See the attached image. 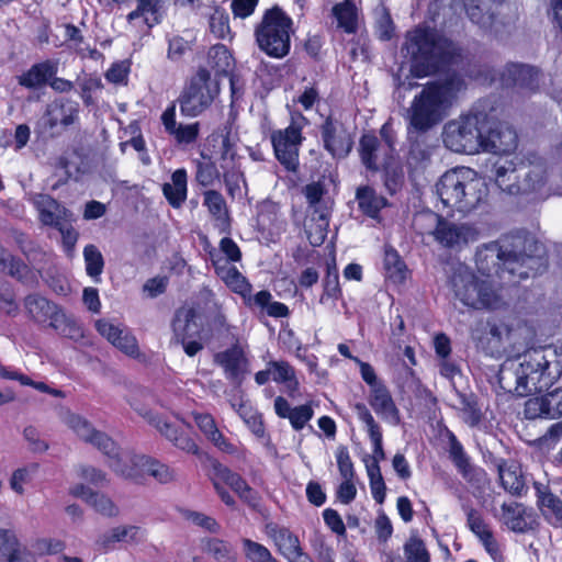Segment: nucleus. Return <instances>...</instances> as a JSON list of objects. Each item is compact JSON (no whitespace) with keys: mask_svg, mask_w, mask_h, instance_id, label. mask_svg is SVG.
<instances>
[{"mask_svg":"<svg viewBox=\"0 0 562 562\" xmlns=\"http://www.w3.org/2000/svg\"><path fill=\"white\" fill-rule=\"evenodd\" d=\"M561 373L557 351L550 347H539L506 360L497 378L502 390L522 397L549 390Z\"/></svg>","mask_w":562,"mask_h":562,"instance_id":"nucleus-1","label":"nucleus"},{"mask_svg":"<svg viewBox=\"0 0 562 562\" xmlns=\"http://www.w3.org/2000/svg\"><path fill=\"white\" fill-rule=\"evenodd\" d=\"M463 89H465L464 80L458 74H451L442 80L427 83L414 97L406 111L408 135L427 133L440 124Z\"/></svg>","mask_w":562,"mask_h":562,"instance_id":"nucleus-2","label":"nucleus"},{"mask_svg":"<svg viewBox=\"0 0 562 562\" xmlns=\"http://www.w3.org/2000/svg\"><path fill=\"white\" fill-rule=\"evenodd\" d=\"M487 249L499 260L502 277L508 273L518 279L513 282L535 277L547 269L544 246L531 235H512L501 243L491 244Z\"/></svg>","mask_w":562,"mask_h":562,"instance_id":"nucleus-3","label":"nucleus"},{"mask_svg":"<svg viewBox=\"0 0 562 562\" xmlns=\"http://www.w3.org/2000/svg\"><path fill=\"white\" fill-rule=\"evenodd\" d=\"M403 49L411 57V74L423 78L450 64L459 56L458 46L429 27H416L407 32Z\"/></svg>","mask_w":562,"mask_h":562,"instance_id":"nucleus-4","label":"nucleus"},{"mask_svg":"<svg viewBox=\"0 0 562 562\" xmlns=\"http://www.w3.org/2000/svg\"><path fill=\"white\" fill-rule=\"evenodd\" d=\"M436 192L446 207L469 214L485 201L488 189L473 169L459 167L440 177Z\"/></svg>","mask_w":562,"mask_h":562,"instance_id":"nucleus-5","label":"nucleus"},{"mask_svg":"<svg viewBox=\"0 0 562 562\" xmlns=\"http://www.w3.org/2000/svg\"><path fill=\"white\" fill-rule=\"evenodd\" d=\"M486 113L470 112L449 121L442 132L443 144L456 153L475 154L482 147V133L486 127Z\"/></svg>","mask_w":562,"mask_h":562,"instance_id":"nucleus-6","label":"nucleus"},{"mask_svg":"<svg viewBox=\"0 0 562 562\" xmlns=\"http://www.w3.org/2000/svg\"><path fill=\"white\" fill-rule=\"evenodd\" d=\"M292 20L278 7L268 10L256 29L258 46L267 55L282 58L290 52Z\"/></svg>","mask_w":562,"mask_h":562,"instance_id":"nucleus-7","label":"nucleus"},{"mask_svg":"<svg viewBox=\"0 0 562 562\" xmlns=\"http://www.w3.org/2000/svg\"><path fill=\"white\" fill-rule=\"evenodd\" d=\"M24 308L27 316L38 324H48L59 335L79 339L83 336L80 325L66 315L60 306L40 294H29L24 299Z\"/></svg>","mask_w":562,"mask_h":562,"instance_id":"nucleus-8","label":"nucleus"},{"mask_svg":"<svg viewBox=\"0 0 562 562\" xmlns=\"http://www.w3.org/2000/svg\"><path fill=\"white\" fill-rule=\"evenodd\" d=\"M218 93V85L207 69H200L178 99L186 116H196L207 109Z\"/></svg>","mask_w":562,"mask_h":562,"instance_id":"nucleus-9","label":"nucleus"},{"mask_svg":"<svg viewBox=\"0 0 562 562\" xmlns=\"http://www.w3.org/2000/svg\"><path fill=\"white\" fill-rule=\"evenodd\" d=\"M419 221L434 225L431 235L436 241L447 248H462L479 238V231L473 225L451 222L432 212L419 215L416 222Z\"/></svg>","mask_w":562,"mask_h":562,"instance_id":"nucleus-10","label":"nucleus"},{"mask_svg":"<svg viewBox=\"0 0 562 562\" xmlns=\"http://www.w3.org/2000/svg\"><path fill=\"white\" fill-rule=\"evenodd\" d=\"M496 184L510 194H527L539 190L544 183V170L540 166L521 165L510 168L498 166Z\"/></svg>","mask_w":562,"mask_h":562,"instance_id":"nucleus-11","label":"nucleus"},{"mask_svg":"<svg viewBox=\"0 0 562 562\" xmlns=\"http://www.w3.org/2000/svg\"><path fill=\"white\" fill-rule=\"evenodd\" d=\"M131 407L140 415L149 425L155 427L161 436L170 441L176 448L188 453H198V446L189 434L181 427L165 420L159 415L151 412L136 398L128 401Z\"/></svg>","mask_w":562,"mask_h":562,"instance_id":"nucleus-12","label":"nucleus"},{"mask_svg":"<svg viewBox=\"0 0 562 562\" xmlns=\"http://www.w3.org/2000/svg\"><path fill=\"white\" fill-rule=\"evenodd\" d=\"M63 423L69 427L77 437L95 447L103 454L114 453V441L105 432L100 431L83 416L63 408L60 412Z\"/></svg>","mask_w":562,"mask_h":562,"instance_id":"nucleus-13","label":"nucleus"},{"mask_svg":"<svg viewBox=\"0 0 562 562\" xmlns=\"http://www.w3.org/2000/svg\"><path fill=\"white\" fill-rule=\"evenodd\" d=\"M301 140V128L295 124H291L284 130L273 132L271 135L276 157L289 171H296L299 167V147Z\"/></svg>","mask_w":562,"mask_h":562,"instance_id":"nucleus-14","label":"nucleus"},{"mask_svg":"<svg viewBox=\"0 0 562 562\" xmlns=\"http://www.w3.org/2000/svg\"><path fill=\"white\" fill-rule=\"evenodd\" d=\"M485 123L481 149L496 154H507L516 149L517 134L507 123L495 121L487 114Z\"/></svg>","mask_w":562,"mask_h":562,"instance_id":"nucleus-15","label":"nucleus"},{"mask_svg":"<svg viewBox=\"0 0 562 562\" xmlns=\"http://www.w3.org/2000/svg\"><path fill=\"white\" fill-rule=\"evenodd\" d=\"M321 133L324 147L333 158L341 159L349 155L353 139L341 123L328 117L322 125Z\"/></svg>","mask_w":562,"mask_h":562,"instance_id":"nucleus-16","label":"nucleus"},{"mask_svg":"<svg viewBox=\"0 0 562 562\" xmlns=\"http://www.w3.org/2000/svg\"><path fill=\"white\" fill-rule=\"evenodd\" d=\"M133 460L134 467L131 469L125 467H115L120 476L128 480H137L144 474H149L162 484L173 482L177 479V473L173 469L157 460L150 459L146 456L145 458H134Z\"/></svg>","mask_w":562,"mask_h":562,"instance_id":"nucleus-17","label":"nucleus"},{"mask_svg":"<svg viewBox=\"0 0 562 562\" xmlns=\"http://www.w3.org/2000/svg\"><path fill=\"white\" fill-rule=\"evenodd\" d=\"M212 481L227 484L241 501L255 507L258 505L259 496L252 487L236 472H233L226 465L214 460L211 462Z\"/></svg>","mask_w":562,"mask_h":562,"instance_id":"nucleus-18","label":"nucleus"},{"mask_svg":"<svg viewBox=\"0 0 562 562\" xmlns=\"http://www.w3.org/2000/svg\"><path fill=\"white\" fill-rule=\"evenodd\" d=\"M38 218L45 226L56 228L65 222H74L71 211L48 194L38 193L32 198Z\"/></svg>","mask_w":562,"mask_h":562,"instance_id":"nucleus-19","label":"nucleus"},{"mask_svg":"<svg viewBox=\"0 0 562 562\" xmlns=\"http://www.w3.org/2000/svg\"><path fill=\"white\" fill-rule=\"evenodd\" d=\"M480 278H477L467 266L458 265L450 278V286L456 299L463 305L470 306L476 299L474 295L476 286H479Z\"/></svg>","mask_w":562,"mask_h":562,"instance_id":"nucleus-20","label":"nucleus"},{"mask_svg":"<svg viewBox=\"0 0 562 562\" xmlns=\"http://www.w3.org/2000/svg\"><path fill=\"white\" fill-rule=\"evenodd\" d=\"M0 272L7 273L29 288L38 285V271L31 269L20 258L0 247Z\"/></svg>","mask_w":562,"mask_h":562,"instance_id":"nucleus-21","label":"nucleus"},{"mask_svg":"<svg viewBox=\"0 0 562 562\" xmlns=\"http://www.w3.org/2000/svg\"><path fill=\"white\" fill-rule=\"evenodd\" d=\"M214 360L224 369L226 376L234 383L239 384L247 373L248 361L241 347L238 345L218 352L215 355Z\"/></svg>","mask_w":562,"mask_h":562,"instance_id":"nucleus-22","label":"nucleus"},{"mask_svg":"<svg viewBox=\"0 0 562 562\" xmlns=\"http://www.w3.org/2000/svg\"><path fill=\"white\" fill-rule=\"evenodd\" d=\"M539 70L529 65L508 64L502 74V80L507 86L535 91L539 87Z\"/></svg>","mask_w":562,"mask_h":562,"instance_id":"nucleus-23","label":"nucleus"},{"mask_svg":"<svg viewBox=\"0 0 562 562\" xmlns=\"http://www.w3.org/2000/svg\"><path fill=\"white\" fill-rule=\"evenodd\" d=\"M271 537L278 547L280 553L289 562H313L308 554H306L299 538L286 528H273Z\"/></svg>","mask_w":562,"mask_h":562,"instance_id":"nucleus-24","label":"nucleus"},{"mask_svg":"<svg viewBox=\"0 0 562 562\" xmlns=\"http://www.w3.org/2000/svg\"><path fill=\"white\" fill-rule=\"evenodd\" d=\"M161 122L166 132L175 138L178 144H191L196 140L200 132L198 122L191 124H178L176 121V105L171 104L161 114Z\"/></svg>","mask_w":562,"mask_h":562,"instance_id":"nucleus-25","label":"nucleus"},{"mask_svg":"<svg viewBox=\"0 0 562 562\" xmlns=\"http://www.w3.org/2000/svg\"><path fill=\"white\" fill-rule=\"evenodd\" d=\"M467 524L470 530L480 539L487 553L496 559L499 555V547L482 515L476 509L469 508L467 510Z\"/></svg>","mask_w":562,"mask_h":562,"instance_id":"nucleus-26","label":"nucleus"},{"mask_svg":"<svg viewBox=\"0 0 562 562\" xmlns=\"http://www.w3.org/2000/svg\"><path fill=\"white\" fill-rule=\"evenodd\" d=\"M57 63L45 60L34 64L27 71L18 77L20 86L27 89H38L48 83L57 74Z\"/></svg>","mask_w":562,"mask_h":562,"instance_id":"nucleus-27","label":"nucleus"},{"mask_svg":"<svg viewBox=\"0 0 562 562\" xmlns=\"http://www.w3.org/2000/svg\"><path fill=\"white\" fill-rule=\"evenodd\" d=\"M474 295L477 300L470 304L473 310H499L505 306L506 301L498 289L488 280L480 279Z\"/></svg>","mask_w":562,"mask_h":562,"instance_id":"nucleus-28","label":"nucleus"},{"mask_svg":"<svg viewBox=\"0 0 562 562\" xmlns=\"http://www.w3.org/2000/svg\"><path fill=\"white\" fill-rule=\"evenodd\" d=\"M369 403L375 413L381 415L383 418L390 420L394 425L400 423L398 409L385 386H374L371 390Z\"/></svg>","mask_w":562,"mask_h":562,"instance_id":"nucleus-29","label":"nucleus"},{"mask_svg":"<svg viewBox=\"0 0 562 562\" xmlns=\"http://www.w3.org/2000/svg\"><path fill=\"white\" fill-rule=\"evenodd\" d=\"M78 112V104L75 102L54 101L46 109L47 124L50 128L56 127L58 124L67 127L77 121Z\"/></svg>","mask_w":562,"mask_h":562,"instance_id":"nucleus-30","label":"nucleus"},{"mask_svg":"<svg viewBox=\"0 0 562 562\" xmlns=\"http://www.w3.org/2000/svg\"><path fill=\"white\" fill-rule=\"evenodd\" d=\"M539 507L547 519L553 525L562 527V501L547 491L540 483L535 484Z\"/></svg>","mask_w":562,"mask_h":562,"instance_id":"nucleus-31","label":"nucleus"},{"mask_svg":"<svg viewBox=\"0 0 562 562\" xmlns=\"http://www.w3.org/2000/svg\"><path fill=\"white\" fill-rule=\"evenodd\" d=\"M356 200L359 210L372 217L376 218L380 211L387 205V200L369 186L359 187L356 192Z\"/></svg>","mask_w":562,"mask_h":562,"instance_id":"nucleus-32","label":"nucleus"},{"mask_svg":"<svg viewBox=\"0 0 562 562\" xmlns=\"http://www.w3.org/2000/svg\"><path fill=\"white\" fill-rule=\"evenodd\" d=\"M497 470L502 486L510 494L520 495L525 482L519 465L515 462L501 461L497 463Z\"/></svg>","mask_w":562,"mask_h":562,"instance_id":"nucleus-33","label":"nucleus"},{"mask_svg":"<svg viewBox=\"0 0 562 562\" xmlns=\"http://www.w3.org/2000/svg\"><path fill=\"white\" fill-rule=\"evenodd\" d=\"M360 156L362 164L370 170H378L381 162L380 155L384 151L387 156L390 150L382 146L376 136L366 134L360 139Z\"/></svg>","mask_w":562,"mask_h":562,"instance_id":"nucleus-34","label":"nucleus"},{"mask_svg":"<svg viewBox=\"0 0 562 562\" xmlns=\"http://www.w3.org/2000/svg\"><path fill=\"white\" fill-rule=\"evenodd\" d=\"M164 2L165 0H137V7L128 13L127 21L132 22L143 18L144 23L149 27L160 23Z\"/></svg>","mask_w":562,"mask_h":562,"instance_id":"nucleus-35","label":"nucleus"},{"mask_svg":"<svg viewBox=\"0 0 562 562\" xmlns=\"http://www.w3.org/2000/svg\"><path fill=\"white\" fill-rule=\"evenodd\" d=\"M172 328L177 342H183V340H187L198 334L199 329L195 323L194 310L181 308L177 311L172 322Z\"/></svg>","mask_w":562,"mask_h":562,"instance_id":"nucleus-36","label":"nucleus"},{"mask_svg":"<svg viewBox=\"0 0 562 562\" xmlns=\"http://www.w3.org/2000/svg\"><path fill=\"white\" fill-rule=\"evenodd\" d=\"M214 265L217 276L228 288L244 297L250 294L251 285L235 267L228 266L227 262L221 266L214 261Z\"/></svg>","mask_w":562,"mask_h":562,"instance_id":"nucleus-37","label":"nucleus"},{"mask_svg":"<svg viewBox=\"0 0 562 562\" xmlns=\"http://www.w3.org/2000/svg\"><path fill=\"white\" fill-rule=\"evenodd\" d=\"M172 183H165L162 192L171 206L180 207L187 199V172L184 169L176 170L171 176Z\"/></svg>","mask_w":562,"mask_h":562,"instance_id":"nucleus-38","label":"nucleus"},{"mask_svg":"<svg viewBox=\"0 0 562 562\" xmlns=\"http://www.w3.org/2000/svg\"><path fill=\"white\" fill-rule=\"evenodd\" d=\"M502 520L514 532L524 533L529 530L526 519V509L519 503H504L502 505Z\"/></svg>","mask_w":562,"mask_h":562,"instance_id":"nucleus-39","label":"nucleus"},{"mask_svg":"<svg viewBox=\"0 0 562 562\" xmlns=\"http://www.w3.org/2000/svg\"><path fill=\"white\" fill-rule=\"evenodd\" d=\"M207 64L215 75H228L234 67V59L225 45L217 44L210 48Z\"/></svg>","mask_w":562,"mask_h":562,"instance_id":"nucleus-40","label":"nucleus"},{"mask_svg":"<svg viewBox=\"0 0 562 562\" xmlns=\"http://www.w3.org/2000/svg\"><path fill=\"white\" fill-rule=\"evenodd\" d=\"M333 15L337 19L338 26L352 33L357 27V8L353 0H344L333 8Z\"/></svg>","mask_w":562,"mask_h":562,"instance_id":"nucleus-41","label":"nucleus"},{"mask_svg":"<svg viewBox=\"0 0 562 562\" xmlns=\"http://www.w3.org/2000/svg\"><path fill=\"white\" fill-rule=\"evenodd\" d=\"M303 192L308 204L315 209L314 213L317 215V218L327 224L328 211L318 206L323 196L327 192L324 181L318 180L305 186Z\"/></svg>","mask_w":562,"mask_h":562,"instance_id":"nucleus-42","label":"nucleus"},{"mask_svg":"<svg viewBox=\"0 0 562 562\" xmlns=\"http://www.w3.org/2000/svg\"><path fill=\"white\" fill-rule=\"evenodd\" d=\"M205 551L212 555L217 562H235L236 552L233 547L221 539L213 538L207 540Z\"/></svg>","mask_w":562,"mask_h":562,"instance_id":"nucleus-43","label":"nucleus"},{"mask_svg":"<svg viewBox=\"0 0 562 562\" xmlns=\"http://www.w3.org/2000/svg\"><path fill=\"white\" fill-rule=\"evenodd\" d=\"M446 436L448 438V443H449L448 451H449L450 459L452 460L454 465L458 468V470L460 472H462L463 474H465L470 467V463H469V458L467 457L462 445L459 442L456 435L451 430L446 429Z\"/></svg>","mask_w":562,"mask_h":562,"instance_id":"nucleus-44","label":"nucleus"},{"mask_svg":"<svg viewBox=\"0 0 562 562\" xmlns=\"http://www.w3.org/2000/svg\"><path fill=\"white\" fill-rule=\"evenodd\" d=\"M83 258L87 274L98 281V278L102 273L104 267L102 254L94 245L90 244L83 249Z\"/></svg>","mask_w":562,"mask_h":562,"instance_id":"nucleus-45","label":"nucleus"},{"mask_svg":"<svg viewBox=\"0 0 562 562\" xmlns=\"http://www.w3.org/2000/svg\"><path fill=\"white\" fill-rule=\"evenodd\" d=\"M404 553L407 562H430L424 541L416 535H412L404 544Z\"/></svg>","mask_w":562,"mask_h":562,"instance_id":"nucleus-46","label":"nucleus"},{"mask_svg":"<svg viewBox=\"0 0 562 562\" xmlns=\"http://www.w3.org/2000/svg\"><path fill=\"white\" fill-rule=\"evenodd\" d=\"M549 402L547 401V394L540 397H531L525 403L524 414L528 419L536 418H550V407L547 405Z\"/></svg>","mask_w":562,"mask_h":562,"instance_id":"nucleus-47","label":"nucleus"},{"mask_svg":"<svg viewBox=\"0 0 562 562\" xmlns=\"http://www.w3.org/2000/svg\"><path fill=\"white\" fill-rule=\"evenodd\" d=\"M108 458V465L115 472L117 475L119 472L116 471L115 467H125L127 469H131L134 467V458H145L143 454H135L133 452L124 451L122 452L120 448L114 442V453L112 454H104Z\"/></svg>","mask_w":562,"mask_h":562,"instance_id":"nucleus-48","label":"nucleus"},{"mask_svg":"<svg viewBox=\"0 0 562 562\" xmlns=\"http://www.w3.org/2000/svg\"><path fill=\"white\" fill-rule=\"evenodd\" d=\"M111 537L117 542L137 543L144 539V531L137 526H119L112 528Z\"/></svg>","mask_w":562,"mask_h":562,"instance_id":"nucleus-49","label":"nucleus"},{"mask_svg":"<svg viewBox=\"0 0 562 562\" xmlns=\"http://www.w3.org/2000/svg\"><path fill=\"white\" fill-rule=\"evenodd\" d=\"M246 557L252 562H276L270 551L262 544L249 539L243 540Z\"/></svg>","mask_w":562,"mask_h":562,"instance_id":"nucleus-50","label":"nucleus"},{"mask_svg":"<svg viewBox=\"0 0 562 562\" xmlns=\"http://www.w3.org/2000/svg\"><path fill=\"white\" fill-rule=\"evenodd\" d=\"M204 204L207 206L209 212L217 218H222L227 214L225 200L215 190H209L204 193Z\"/></svg>","mask_w":562,"mask_h":562,"instance_id":"nucleus-51","label":"nucleus"},{"mask_svg":"<svg viewBox=\"0 0 562 562\" xmlns=\"http://www.w3.org/2000/svg\"><path fill=\"white\" fill-rule=\"evenodd\" d=\"M384 266L390 278H394L397 281L404 279L405 263L401 260L395 250H385Z\"/></svg>","mask_w":562,"mask_h":562,"instance_id":"nucleus-52","label":"nucleus"},{"mask_svg":"<svg viewBox=\"0 0 562 562\" xmlns=\"http://www.w3.org/2000/svg\"><path fill=\"white\" fill-rule=\"evenodd\" d=\"M88 504L103 516L113 517L119 514L115 504L106 495L98 492L93 493Z\"/></svg>","mask_w":562,"mask_h":562,"instance_id":"nucleus-53","label":"nucleus"},{"mask_svg":"<svg viewBox=\"0 0 562 562\" xmlns=\"http://www.w3.org/2000/svg\"><path fill=\"white\" fill-rule=\"evenodd\" d=\"M228 20L227 14L221 11H215L210 18L211 32L216 37L225 40L231 33Z\"/></svg>","mask_w":562,"mask_h":562,"instance_id":"nucleus-54","label":"nucleus"},{"mask_svg":"<svg viewBox=\"0 0 562 562\" xmlns=\"http://www.w3.org/2000/svg\"><path fill=\"white\" fill-rule=\"evenodd\" d=\"M23 437L29 442L30 450L43 453L48 449V443L41 439L38 430L34 426H27L23 430Z\"/></svg>","mask_w":562,"mask_h":562,"instance_id":"nucleus-55","label":"nucleus"},{"mask_svg":"<svg viewBox=\"0 0 562 562\" xmlns=\"http://www.w3.org/2000/svg\"><path fill=\"white\" fill-rule=\"evenodd\" d=\"M187 518L194 525L212 533H217L221 530V526L218 525V522L213 517L207 516L203 513L190 512Z\"/></svg>","mask_w":562,"mask_h":562,"instance_id":"nucleus-56","label":"nucleus"},{"mask_svg":"<svg viewBox=\"0 0 562 562\" xmlns=\"http://www.w3.org/2000/svg\"><path fill=\"white\" fill-rule=\"evenodd\" d=\"M313 417V409L310 405H301L294 407L289 416L291 425L294 429H302L305 424Z\"/></svg>","mask_w":562,"mask_h":562,"instance_id":"nucleus-57","label":"nucleus"},{"mask_svg":"<svg viewBox=\"0 0 562 562\" xmlns=\"http://www.w3.org/2000/svg\"><path fill=\"white\" fill-rule=\"evenodd\" d=\"M113 346L131 357H136L139 353L136 338L126 330L119 336Z\"/></svg>","mask_w":562,"mask_h":562,"instance_id":"nucleus-58","label":"nucleus"},{"mask_svg":"<svg viewBox=\"0 0 562 562\" xmlns=\"http://www.w3.org/2000/svg\"><path fill=\"white\" fill-rule=\"evenodd\" d=\"M430 159V154L427 149L423 148L419 144L411 146L407 164L411 168L418 169L424 167Z\"/></svg>","mask_w":562,"mask_h":562,"instance_id":"nucleus-59","label":"nucleus"},{"mask_svg":"<svg viewBox=\"0 0 562 562\" xmlns=\"http://www.w3.org/2000/svg\"><path fill=\"white\" fill-rule=\"evenodd\" d=\"M272 378L277 382H286L294 379L293 368L285 361H272L269 363Z\"/></svg>","mask_w":562,"mask_h":562,"instance_id":"nucleus-60","label":"nucleus"},{"mask_svg":"<svg viewBox=\"0 0 562 562\" xmlns=\"http://www.w3.org/2000/svg\"><path fill=\"white\" fill-rule=\"evenodd\" d=\"M325 292L334 296L339 292V277L335 260L327 263V273L324 279Z\"/></svg>","mask_w":562,"mask_h":562,"instance_id":"nucleus-61","label":"nucleus"},{"mask_svg":"<svg viewBox=\"0 0 562 562\" xmlns=\"http://www.w3.org/2000/svg\"><path fill=\"white\" fill-rule=\"evenodd\" d=\"M337 463L340 475L344 480L353 479V464L346 447H340L337 451Z\"/></svg>","mask_w":562,"mask_h":562,"instance_id":"nucleus-62","label":"nucleus"},{"mask_svg":"<svg viewBox=\"0 0 562 562\" xmlns=\"http://www.w3.org/2000/svg\"><path fill=\"white\" fill-rule=\"evenodd\" d=\"M80 475L83 480L97 486L108 484L106 473L91 465L81 467Z\"/></svg>","mask_w":562,"mask_h":562,"instance_id":"nucleus-63","label":"nucleus"},{"mask_svg":"<svg viewBox=\"0 0 562 562\" xmlns=\"http://www.w3.org/2000/svg\"><path fill=\"white\" fill-rule=\"evenodd\" d=\"M547 405L550 407V418L562 417V386L547 393Z\"/></svg>","mask_w":562,"mask_h":562,"instance_id":"nucleus-64","label":"nucleus"}]
</instances>
